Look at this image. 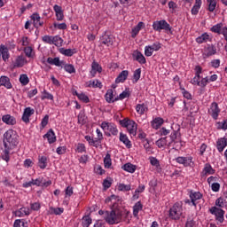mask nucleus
<instances>
[{"mask_svg":"<svg viewBox=\"0 0 227 227\" xmlns=\"http://www.w3.org/2000/svg\"><path fill=\"white\" fill-rule=\"evenodd\" d=\"M111 209V211L99 210L98 214L99 215H103L105 221L108 224H118V223H121V217L123 215L120 209L116 208V203H114Z\"/></svg>","mask_w":227,"mask_h":227,"instance_id":"nucleus-1","label":"nucleus"},{"mask_svg":"<svg viewBox=\"0 0 227 227\" xmlns=\"http://www.w3.org/2000/svg\"><path fill=\"white\" fill-rule=\"evenodd\" d=\"M4 148H15L19 145V135L17 131L9 129L4 134Z\"/></svg>","mask_w":227,"mask_h":227,"instance_id":"nucleus-2","label":"nucleus"},{"mask_svg":"<svg viewBox=\"0 0 227 227\" xmlns=\"http://www.w3.org/2000/svg\"><path fill=\"white\" fill-rule=\"evenodd\" d=\"M101 129H103L105 134L108 136V137H111V133L113 136H118V128H116V125L114 123L103 121L101 123Z\"/></svg>","mask_w":227,"mask_h":227,"instance_id":"nucleus-3","label":"nucleus"},{"mask_svg":"<svg viewBox=\"0 0 227 227\" xmlns=\"http://www.w3.org/2000/svg\"><path fill=\"white\" fill-rule=\"evenodd\" d=\"M182 205L180 203H176L174 206L169 209V217L170 219H174L176 221L182 217Z\"/></svg>","mask_w":227,"mask_h":227,"instance_id":"nucleus-4","label":"nucleus"},{"mask_svg":"<svg viewBox=\"0 0 227 227\" xmlns=\"http://www.w3.org/2000/svg\"><path fill=\"white\" fill-rule=\"evenodd\" d=\"M153 28L154 31H162V29H164V31H169V33H171V26L165 20L154 21L153 24Z\"/></svg>","mask_w":227,"mask_h":227,"instance_id":"nucleus-5","label":"nucleus"},{"mask_svg":"<svg viewBox=\"0 0 227 227\" xmlns=\"http://www.w3.org/2000/svg\"><path fill=\"white\" fill-rule=\"evenodd\" d=\"M210 214L215 215V220L218 223H224V210L217 207H212L210 209Z\"/></svg>","mask_w":227,"mask_h":227,"instance_id":"nucleus-6","label":"nucleus"},{"mask_svg":"<svg viewBox=\"0 0 227 227\" xmlns=\"http://www.w3.org/2000/svg\"><path fill=\"white\" fill-rule=\"evenodd\" d=\"M215 54H217V48L214 44H208L204 50L203 56L204 58H210Z\"/></svg>","mask_w":227,"mask_h":227,"instance_id":"nucleus-7","label":"nucleus"},{"mask_svg":"<svg viewBox=\"0 0 227 227\" xmlns=\"http://www.w3.org/2000/svg\"><path fill=\"white\" fill-rule=\"evenodd\" d=\"M35 114V109L31 107H27L24 109L23 115H22V121L25 123H29V118Z\"/></svg>","mask_w":227,"mask_h":227,"instance_id":"nucleus-8","label":"nucleus"},{"mask_svg":"<svg viewBox=\"0 0 227 227\" xmlns=\"http://www.w3.org/2000/svg\"><path fill=\"white\" fill-rule=\"evenodd\" d=\"M105 98L108 104H114V102H118V99H116V94H114L113 89L107 90Z\"/></svg>","mask_w":227,"mask_h":227,"instance_id":"nucleus-9","label":"nucleus"},{"mask_svg":"<svg viewBox=\"0 0 227 227\" xmlns=\"http://www.w3.org/2000/svg\"><path fill=\"white\" fill-rule=\"evenodd\" d=\"M201 198H203V195L200 192H191L190 193L191 203H192L193 207H196V205L200 203Z\"/></svg>","mask_w":227,"mask_h":227,"instance_id":"nucleus-10","label":"nucleus"},{"mask_svg":"<svg viewBox=\"0 0 227 227\" xmlns=\"http://www.w3.org/2000/svg\"><path fill=\"white\" fill-rule=\"evenodd\" d=\"M176 160L178 164H183L185 167L194 164V162H192V157H177Z\"/></svg>","mask_w":227,"mask_h":227,"instance_id":"nucleus-11","label":"nucleus"},{"mask_svg":"<svg viewBox=\"0 0 227 227\" xmlns=\"http://www.w3.org/2000/svg\"><path fill=\"white\" fill-rule=\"evenodd\" d=\"M2 121L6 125H17V119H15L11 114H5L2 116Z\"/></svg>","mask_w":227,"mask_h":227,"instance_id":"nucleus-12","label":"nucleus"},{"mask_svg":"<svg viewBox=\"0 0 227 227\" xmlns=\"http://www.w3.org/2000/svg\"><path fill=\"white\" fill-rule=\"evenodd\" d=\"M0 56H2L3 61L5 63L8 61V59H10V51L8 47L3 44L0 45Z\"/></svg>","mask_w":227,"mask_h":227,"instance_id":"nucleus-13","label":"nucleus"},{"mask_svg":"<svg viewBox=\"0 0 227 227\" xmlns=\"http://www.w3.org/2000/svg\"><path fill=\"white\" fill-rule=\"evenodd\" d=\"M226 146H227L226 137H221L216 141V148L220 153L224 152V149L226 148Z\"/></svg>","mask_w":227,"mask_h":227,"instance_id":"nucleus-14","label":"nucleus"},{"mask_svg":"<svg viewBox=\"0 0 227 227\" xmlns=\"http://www.w3.org/2000/svg\"><path fill=\"white\" fill-rule=\"evenodd\" d=\"M126 129L129 132V134H131L132 136H136V134L137 133V123L130 120Z\"/></svg>","mask_w":227,"mask_h":227,"instance_id":"nucleus-15","label":"nucleus"},{"mask_svg":"<svg viewBox=\"0 0 227 227\" xmlns=\"http://www.w3.org/2000/svg\"><path fill=\"white\" fill-rule=\"evenodd\" d=\"M128 77H129V71L123 70L119 74V75L115 79V83L119 84V82H125Z\"/></svg>","mask_w":227,"mask_h":227,"instance_id":"nucleus-16","label":"nucleus"},{"mask_svg":"<svg viewBox=\"0 0 227 227\" xmlns=\"http://www.w3.org/2000/svg\"><path fill=\"white\" fill-rule=\"evenodd\" d=\"M53 10L56 13L57 20H63L65 19V14H63V9L61 6L55 4Z\"/></svg>","mask_w":227,"mask_h":227,"instance_id":"nucleus-17","label":"nucleus"},{"mask_svg":"<svg viewBox=\"0 0 227 227\" xmlns=\"http://www.w3.org/2000/svg\"><path fill=\"white\" fill-rule=\"evenodd\" d=\"M46 137L49 144L52 145V143H56V134H54V130L52 129H49V131L43 136Z\"/></svg>","mask_w":227,"mask_h":227,"instance_id":"nucleus-18","label":"nucleus"},{"mask_svg":"<svg viewBox=\"0 0 227 227\" xmlns=\"http://www.w3.org/2000/svg\"><path fill=\"white\" fill-rule=\"evenodd\" d=\"M133 58L136 59V61H138V63H140L141 65H145V63H146V59L145 58V56L143 55V53H141V51H135L133 53Z\"/></svg>","mask_w":227,"mask_h":227,"instance_id":"nucleus-19","label":"nucleus"},{"mask_svg":"<svg viewBox=\"0 0 227 227\" xmlns=\"http://www.w3.org/2000/svg\"><path fill=\"white\" fill-rule=\"evenodd\" d=\"M211 113L214 120H217V117L219 116V113H221V110L219 109V106L217 105L216 102L212 103Z\"/></svg>","mask_w":227,"mask_h":227,"instance_id":"nucleus-20","label":"nucleus"},{"mask_svg":"<svg viewBox=\"0 0 227 227\" xmlns=\"http://www.w3.org/2000/svg\"><path fill=\"white\" fill-rule=\"evenodd\" d=\"M100 41H101V43L109 47V46L113 45V35H104L100 38Z\"/></svg>","mask_w":227,"mask_h":227,"instance_id":"nucleus-21","label":"nucleus"},{"mask_svg":"<svg viewBox=\"0 0 227 227\" xmlns=\"http://www.w3.org/2000/svg\"><path fill=\"white\" fill-rule=\"evenodd\" d=\"M47 63H49V65H55V67H63L64 62L59 60V57L54 58L52 59L51 57H49L47 59Z\"/></svg>","mask_w":227,"mask_h":227,"instance_id":"nucleus-22","label":"nucleus"},{"mask_svg":"<svg viewBox=\"0 0 227 227\" xmlns=\"http://www.w3.org/2000/svg\"><path fill=\"white\" fill-rule=\"evenodd\" d=\"M0 86H4V88H7V90H11L12 82H10V78L8 76H1Z\"/></svg>","mask_w":227,"mask_h":227,"instance_id":"nucleus-23","label":"nucleus"},{"mask_svg":"<svg viewBox=\"0 0 227 227\" xmlns=\"http://www.w3.org/2000/svg\"><path fill=\"white\" fill-rule=\"evenodd\" d=\"M60 54H63L64 56H67L68 58H71L73 54H75L77 51L75 49H65L61 48L59 50Z\"/></svg>","mask_w":227,"mask_h":227,"instance_id":"nucleus-24","label":"nucleus"},{"mask_svg":"<svg viewBox=\"0 0 227 227\" xmlns=\"http://www.w3.org/2000/svg\"><path fill=\"white\" fill-rule=\"evenodd\" d=\"M163 123H164V119L158 117L152 121V127L153 129H159L162 126Z\"/></svg>","mask_w":227,"mask_h":227,"instance_id":"nucleus-25","label":"nucleus"},{"mask_svg":"<svg viewBox=\"0 0 227 227\" xmlns=\"http://www.w3.org/2000/svg\"><path fill=\"white\" fill-rule=\"evenodd\" d=\"M122 169L128 173H135L137 167L132 163H126L122 166Z\"/></svg>","mask_w":227,"mask_h":227,"instance_id":"nucleus-26","label":"nucleus"},{"mask_svg":"<svg viewBox=\"0 0 227 227\" xmlns=\"http://www.w3.org/2000/svg\"><path fill=\"white\" fill-rule=\"evenodd\" d=\"M201 8V0H195V4L192 8V15H198Z\"/></svg>","mask_w":227,"mask_h":227,"instance_id":"nucleus-27","label":"nucleus"},{"mask_svg":"<svg viewBox=\"0 0 227 227\" xmlns=\"http://www.w3.org/2000/svg\"><path fill=\"white\" fill-rule=\"evenodd\" d=\"M120 141L123 143L128 148H130L132 145L130 144V140H129V137L127 135L123 133H120Z\"/></svg>","mask_w":227,"mask_h":227,"instance_id":"nucleus-28","label":"nucleus"},{"mask_svg":"<svg viewBox=\"0 0 227 227\" xmlns=\"http://www.w3.org/2000/svg\"><path fill=\"white\" fill-rule=\"evenodd\" d=\"M139 210H143V204H141V201H138L135 204L133 207V215L134 217H137L139 214Z\"/></svg>","mask_w":227,"mask_h":227,"instance_id":"nucleus-29","label":"nucleus"},{"mask_svg":"<svg viewBox=\"0 0 227 227\" xmlns=\"http://www.w3.org/2000/svg\"><path fill=\"white\" fill-rule=\"evenodd\" d=\"M29 207H21L19 211H16V215L19 217H24V215H29Z\"/></svg>","mask_w":227,"mask_h":227,"instance_id":"nucleus-30","label":"nucleus"},{"mask_svg":"<svg viewBox=\"0 0 227 227\" xmlns=\"http://www.w3.org/2000/svg\"><path fill=\"white\" fill-rule=\"evenodd\" d=\"M203 173L204 175H214V173H215V170L213 169L212 165H210V163H207L203 169Z\"/></svg>","mask_w":227,"mask_h":227,"instance_id":"nucleus-31","label":"nucleus"},{"mask_svg":"<svg viewBox=\"0 0 227 227\" xmlns=\"http://www.w3.org/2000/svg\"><path fill=\"white\" fill-rule=\"evenodd\" d=\"M38 166L39 168H41V169H45V168H47V157L45 156L39 157Z\"/></svg>","mask_w":227,"mask_h":227,"instance_id":"nucleus-32","label":"nucleus"},{"mask_svg":"<svg viewBox=\"0 0 227 227\" xmlns=\"http://www.w3.org/2000/svg\"><path fill=\"white\" fill-rule=\"evenodd\" d=\"M104 165L105 168H106L107 169H109V168H111V166L113 165L110 153H106V157L104 158Z\"/></svg>","mask_w":227,"mask_h":227,"instance_id":"nucleus-33","label":"nucleus"},{"mask_svg":"<svg viewBox=\"0 0 227 227\" xmlns=\"http://www.w3.org/2000/svg\"><path fill=\"white\" fill-rule=\"evenodd\" d=\"M65 212L63 207H50V214H54L55 215H61Z\"/></svg>","mask_w":227,"mask_h":227,"instance_id":"nucleus-34","label":"nucleus"},{"mask_svg":"<svg viewBox=\"0 0 227 227\" xmlns=\"http://www.w3.org/2000/svg\"><path fill=\"white\" fill-rule=\"evenodd\" d=\"M52 45H56V47L63 45V39L58 35L52 37Z\"/></svg>","mask_w":227,"mask_h":227,"instance_id":"nucleus-35","label":"nucleus"},{"mask_svg":"<svg viewBox=\"0 0 227 227\" xmlns=\"http://www.w3.org/2000/svg\"><path fill=\"white\" fill-rule=\"evenodd\" d=\"M156 145L158 148H164L166 145H168V137H161L158 141H156Z\"/></svg>","mask_w":227,"mask_h":227,"instance_id":"nucleus-36","label":"nucleus"},{"mask_svg":"<svg viewBox=\"0 0 227 227\" xmlns=\"http://www.w3.org/2000/svg\"><path fill=\"white\" fill-rule=\"evenodd\" d=\"M20 82L22 86H27V84H29V77H27V74H20Z\"/></svg>","mask_w":227,"mask_h":227,"instance_id":"nucleus-37","label":"nucleus"},{"mask_svg":"<svg viewBox=\"0 0 227 227\" xmlns=\"http://www.w3.org/2000/svg\"><path fill=\"white\" fill-rule=\"evenodd\" d=\"M130 97V92L124 90L119 96L115 97V100H123L124 98H129Z\"/></svg>","mask_w":227,"mask_h":227,"instance_id":"nucleus-38","label":"nucleus"},{"mask_svg":"<svg viewBox=\"0 0 227 227\" xmlns=\"http://www.w3.org/2000/svg\"><path fill=\"white\" fill-rule=\"evenodd\" d=\"M91 217L90 215H85L82 217V224L83 227H90V224H91Z\"/></svg>","mask_w":227,"mask_h":227,"instance_id":"nucleus-39","label":"nucleus"},{"mask_svg":"<svg viewBox=\"0 0 227 227\" xmlns=\"http://www.w3.org/2000/svg\"><path fill=\"white\" fill-rule=\"evenodd\" d=\"M42 100H54V96L49 93L47 90L43 91V96L41 97Z\"/></svg>","mask_w":227,"mask_h":227,"instance_id":"nucleus-40","label":"nucleus"},{"mask_svg":"<svg viewBox=\"0 0 227 227\" xmlns=\"http://www.w3.org/2000/svg\"><path fill=\"white\" fill-rule=\"evenodd\" d=\"M13 227H27V222L24 219L16 220L14 222Z\"/></svg>","mask_w":227,"mask_h":227,"instance_id":"nucleus-41","label":"nucleus"},{"mask_svg":"<svg viewBox=\"0 0 227 227\" xmlns=\"http://www.w3.org/2000/svg\"><path fill=\"white\" fill-rule=\"evenodd\" d=\"M136 109L138 114H145V111H146L148 108H146V106H145V104H138Z\"/></svg>","mask_w":227,"mask_h":227,"instance_id":"nucleus-42","label":"nucleus"},{"mask_svg":"<svg viewBox=\"0 0 227 227\" xmlns=\"http://www.w3.org/2000/svg\"><path fill=\"white\" fill-rule=\"evenodd\" d=\"M14 67H17L18 68H22V67H24V58H22V56H19L16 59Z\"/></svg>","mask_w":227,"mask_h":227,"instance_id":"nucleus-43","label":"nucleus"},{"mask_svg":"<svg viewBox=\"0 0 227 227\" xmlns=\"http://www.w3.org/2000/svg\"><path fill=\"white\" fill-rule=\"evenodd\" d=\"M208 38H210V35H208L207 34H203L196 38V42L197 43H203V42H207Z\"/></svg>","mask_w":227,"mask_h":227,"instance_id":"nucleus-44","label":"nucleus"},{"mask_svg":"<svg viewBox=\"0 0 227 227\" xmlns=\"http://www.w3.org/2000/svg\"><path fill=\"white\" fill-rule=\"evenodd\" d=\"M64 69L66 70V72H67L68 74H75V67H74V65L72 64H66L64 66Z\"/></svg>","mask_w":227,"mask_h":227,"instance_id":"nucleus-45","label":"nucleus"},{"mask_svg":"<svg viewBox=\"0 0 227 227\" xmlns=\"http://www.w3.org/2000/svg\"><path fill=\"white\" fill-rule=\"evenodd\" d=\"M31 19L34 22V27L38 28V23L37 22H40V15L38 13H34L32 14L31 16Z\"/></svg>","mask_w":227,"mask_h":227,"instance_id":"nucleus-46","label":"nucleus"},{"mask_svg":"<svg viewBox=\"0 0 227 227\" xmlns=\"http://www.w3.org/2000/svg\"><path fill=\"white\" fill-rule=\"evenodd\" d=\"M222 27H223V23H218L211 27V31L213 33H217V35H221Z\"/></svg>","mask_w":227,"mask_h":227,"instance_id":"nucleus-47","label":"nucleus"},{"mask_svg":"<svg viewBox=\"0 0 227 227\" xmlns=\"http://www.w3.org/2000/svg\"><path fill=\"white\" fill-rule=\"evenodd\" d=\"M92 70H96V72H98V74H102V67L98 62H96L95 60L92 62L91 65Z\"/></svg>","mask_w":227,"mask_h":227,"instance_id":"nucleus-48","label":"nucleus"},{"mask_svg":"<svg viewBox=\"0 0 227 227\" xmlns=\"http://www.w3.org/2000/svg\"><path fill=\"white\" fill-rule=\"evenodd\" d=\"M12 150V148H4V155H2V159L4 160H5L6 162H8V160H10V151Z\"/></svg>","mask_w":227,"mask_h":227,"instance_id":"nucleus-49","label":"nucleus"},{"mask_svg":"<svg viewBox=\"0 0 227 227\" xmlns=\"http://www.w3.org/2000/svg\"><path fill=\"white\" fill-rule=\"evenodd\" d=\"M208 4V11L209 12H214L215 10V6H217V1L215 0H207Z\"/></svg>","mask_w":227,"mask_h":227,"instance_id":"nucleus-50","label":"nucleus"},{"mask_svg":"<svg viewBox=\"0 0 227 227\" xmlns=\"http://www.w3.org/2000/svg\"><path fill=\"white\" fill-rule=\"evenodd\" d=\"M90 83H89V88H91V86H92V88H102V82H100L98 80H96V81H90L89 82Z\"/></svg>","mask_w":227,"mask_h":227,"instance_id":"nucleus-51","label":"nucleus"},{"mask_svg":"<svg viewBox=\"0 0 227 227\" xmlns=\"http://www.w3.org/2000/svg\"><path fill=\"white\" fill-rule=\"evenodd\" d=\"M133 78L135 82H137V81L141 79V68H138L134 72Z\"/></svg>","mask_w":227,"mask_h":227,"instance_id":"nucleus-52","label":"nucleus"},{"mask_svg":"<svg viewBox=\"0 0 227 227\" xmlns=\"http://www.w3.org/2000/svg\"><path fill=\"white\" fill-rule=\"evenodd\" d=\"M78 98L79 100H82V102H84L85 104H88L90 102V98H88V96H86V94L84 93H80L78 95Z\"/></svg>","mask_w":227,"mask_h":227,"instance_id":"nucleus-53","label":"nucleus"},{"mask_svg":"<svg viewBox=\"0 0 227 227\" xmlns=\"http://www.w3.org/2000/svg\"><path fill=\"white\" fill-rule=\"evenodd\" d=\"M119 191H130V184H120L118 186Z\"/></svg>","mask_w":227,"mask_h":227,"instance_id":"nucleus-54","label":"nucleus"},{"mask_svg":"<svg viewBox=\"0 0 227 227\" xmlns=\"http://www.w3.org/2000/svg\"><path fill=\"white\" fill-rule=\"evenodd\" d=\"M52 38L53 36L44 35L43 36V42H44V43H50V45H52Z\"/></svg>","mask_w":227,"mask_h":227,"instance_id":"nucleus-55","label":"nucleus"},{"mask_svg":"<svg viewBox=\"0 0 227 227\" xmlns=\"http://www.w3.org/2000/svg\"><path fill=\"white\" fill-rule=\"evenodd\" d=\"M53 26L56 29H67V23H54Z\"/></svg>","mask_w":227,"mask_h":227,"instance_id":"nucleus-56","label":"nucleus"},{"mask_svg":"<svg viewBox=\"0 0 227 227\" xmlns=\"http://www.w3.org/2000/svg\"><path fill=\"white\" fill-rule=\"evenodd\" d=\"M216 207H219L220 208L224 207V199L219 198L215 200Z\"/></svg>","mask_w":227,"mask_h":227,"instance_id":"nucleus-57","label":"nucleus"},{"mask_svg":"<svg viewBox=\"0 0 227 227\" xmlns=\"http://www.w3.org/2000/svg\"><path fill=\"white\" fill-rule=\"evenodd\" d=\"M152 54H153V50L151 48V46H145V55L150 57Z\"/></svg>","mask_w":227,"mask_h":227,"instance_id":"nucleus-58","label":"nucleus"},{"mask_svg":"<svg viewBox=\"0 0 227 227\" xmlns=\"http://www.w3.org/2000/svg\"><path fill=\"white\" fill-rule=\"evenodd\" d=\"M130 121V119H123L119 121L120 125L124 127V129H127L129 122Z\"/></svg>","mask_w":227,"mask_h":227,"instance_id":"nucleus-59","label":"nucleus"},{"mask_svg":"<svg viewBox=\"0 0 227 227\" xmlns=\"http://www.w3.org/2000/svg\"><path fill=\"white\" fill-rule=\"evenodd\" d=\"M96 132H97L98 136L95 139H96L97 143H98V141H102V139H104V135H102V132L98 129H97Z\"/></svg>","mask_w":227,"mask_h":227,"instance_id":"nucleus-60","label":"nucleus"},{"mask_svg":"<svg viewBox=\"0 0 227 227\" xmlns=\"http://www.w3.org/2000/svg\"><path fill=\"white\" fill-rule=\"evenodd\" d=\"M207 84H208V77L202 78V80L199 82V86H200L201 88H205Z\"/></svg>","mask_w":227,"mask_h":227,"instance_id":"nucleus-61","label":"nucleus"},{"mask_svg":"<svg viewBox=\"0 0 227 227\" xmlns=\"http://www.w3.org/2000/svg\"><path fill=\"white\" fill-rule=\"evenodd\" d=\"M150 162H151L152 166H155L156 168H159V166H160L159 163V160H157V158L152 157L150 159Z\"/></svg>","mask_w":227,"mask_h":227,"instance_id":"nucleus-62","label":"nucleus"},{"mask_svg":"<svg viewBox=\"0 0 227 227\" xmlns=\"http://www.w3.org/2000/svg\"><path fill=\"white\" fill-rule=\"evenodd\" d=\"M161 47H162V46H161L160 43H159V42L154 43L151 46V48H152L153 51H160V49Z\"/></svg>","mask_w":227,"mask_h":227,"instance_id":"nucleus-63","label":"nucleus"},{"mask_svg":"<svg viewBox=\"0 0 227 227\" xmlns=\"http://www.w3.org/2000/svg\"><path fill=\"white\" fill-rule=\"evenodd\" d=\"M195 222L194 220L188 218L185 223V227H194Z\"/></svg>","mask_w":227,"mask_h":227,"instance_id":"nucleus-64","label":"nucleus"}]
</instances>
